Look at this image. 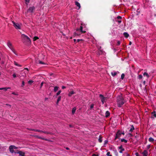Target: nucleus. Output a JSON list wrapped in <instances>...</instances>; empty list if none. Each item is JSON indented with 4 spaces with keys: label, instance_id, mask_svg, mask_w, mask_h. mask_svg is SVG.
<instances>
[{
    "label": "nucleus",
    "instance_id": "obj_1",
    "mask_svg": "<svg viewBox=\"0 0 156 156\" xmlns=\"http://www.w3.org/2000/svg\"><path fill=\"white\" fill-rule=\"evenodd\" d=\"M117 101L119 107H121L124 104L125 101L122 94L117 97Z\"/></svg>",
    "mask_w": 156,
    "mask_h": 156
},
{
    "label": "nucleus",
    "instance_id": "obj_2",
    "mask_svg": "<svg viewBox=\"0 0 156 156\" xmlns=\"http://www.w3.org/2000/svg\"><path fill=\"white\" fill-rule=\"evenodd\" d=\"M21 38L23 41V43H24L26 42L27 43V44H28L31 43V41L30 39L27 36L23 34H22Z\"/></svg>",
    "mask_w": 156,
    "mask_h": 156
},
{
    "label": "nucleus",
    "instance_id": "obj_3",
    "mask_svg": "<svg viewBox=\"0 0 156 156\" xmlns=\"http://www.w3.org/2000/svg\"><path fill=\"white\" fill-rule=\"evenodd\" d=\"M12 23L13 24V25L15 28L16 29H20L21 28L19 24L18 23H15L14 21H12Z\"/></svg>",
    "mask_w": 156,
    "mask_h": 156
},
{
    "label": "nucleus",
    "instance_id": "obj_4",
    "mask_svg": "<svg viewBox=\"0 0 156 156\" xmlns=\"http://www.w3.org/2000/svg\"><path fill=\"white\" fill-rule=\"evenodd\" d=\"M99 97L101 98V101L102 104H104V102L107 100V98L104 97L103 95L101 94L99 95Z\"/></svg>",
    "mask_w": 156,
    "mask_h": 156
},
{
    "label": "nucleus",
    "instance_id": "obj_5",
    "mask_svg": "<svg viewBox=\"0 0 156 156\" xmlns=\"http://www.w3.org/2000/svg\"><path fill=\"white\" fill-rule=\"evenodd\" d=\"M121 136V131L120 130H118L116 134L115 140H116L118 138H119V139H120L119 137Z\"/></svg>",
    "mask_w": 156,
    "mask_h": 156
},
{
    "label": "nucleus",
    "instance_id": "obj_6",
    "mask_svg": "<svg viewBox=\"0 0 156 156\" xmlns=\"http://www.w3.org/2000/svg\"><path fill=\"white\" fill-rule=\"evenodd\" d=\"M35 9V8L34 6H32L30 7L27 10L28 12L32 13L34 12L33 11Z\"/></svg>",
    "mask_w": 156,
    "mask_h": 156
},
{
    "label": "nucleus",
    "instance_id": "obj_7",
    "mask_svg": "<svg viewBox=\"0 0 156 156\" xmlns=\"http://www.w3.org/2000/svg\"><path fill=\"white\" fill-rule=\"evenodd\" d=\"M15 153L19 154V155L21 156H25V153L22 152L21 151H17L16 152H15Z\"/></svg>",
    "mask_w": 156,
    "mask_h": 156
},
{
    "label": "nucleus",
    "instance_id": "obj_8",
    "mask_svg": "<svg viewBox=\"0 0 156 156\" xmlns=\"http://www.w3.org/2000/svg\"><path fill=\"white\" fill-rule=\"evenodd\" d=\"M83 27L82 26H81L80 27V28L79 29H76V31H80V32L82 33H84L86 32L85 31H83Z\"/></svg>",
    "mask_w": 156,
    "mask_h": 156
},
{
    "label": "nucleus",
    "instance_id": "obj_9",
    "mask_svg": "<svg viewBox=\"0 0 156 156\" xmlns=\"http://www.w3.org/2000/svg\"><path fill=\"white\" fill-rule=\"evenodd\" d=\"M151 115H152V116L151 117V118L154 119V118L156 117V112L155 111H154L151 112Z\"/></svg>",
    "mask_w": 156,
    "mask_h": 156
},
{
    "label": "nucleus",
    "instance_id": "obj_10",
    "mask_svg": "<svg viewBox=\"0 0 156 156\" xmlns=\"http://www.w3.org/2000/svg\"><path fill=\"white\" fill-rule=\"evenodd\" d=\"M7 45L11 50L13 49L12 44L9 41L7 43Z\"/></svg>",
    "mask_w": 156,
    "mask_h": 156
},
{
    "label": "nucleus",
    "instance_id": "obj_11",
    "mask_svg": "<svg viewBox=\"0 0 156 156\" xmlns=\"http://www.w3.org/2000/svg\"><path fill=\"white\" fill-rule=\"evenodd\" d=\"M9 149L10 152L11 153H13L14 152V150L12 145H11L9 147Z\"/></svg>",
    "mask_w": 156,
    "mask_h": 156
},
{
    "label": "nucleus",
    "instance_id": "obj_12",
    "mask_svg": "<svg viewBox=\"0 0 156 156\" xmlns=\"http://www.w3.org/2000/svg\"><path fill=\"white\" fill-rule=\"evenodd\" d=\"M142 154L143 156H147L148 152L146 150H144Z\"/></svg>",
    "mask_w": 156,
    "mask_h": 156
},
{
    "label": "nucleus",
    "instance_id": "obj_13",
    "mask_svg": "<svg viewBox=\"0 0 156 156\" xmlns=\"http://www.w3.org/2000/svg\"><path fill=\"white\" fill-rule=\"evenodd\" d=\"M30 130L35 131V132H42V130H38V129H30Z\"/></svg>",
    "mask_w": 156,
    "mask_h": 156
},
{
    "label": "nucleus",
    "instance_id": "obj_14",
    "mask_svg": "<svg viewBox=\"0 0 156 156\" xmlns=\"http://www.w3.org/2000/svg\"><path fill=\"white\" fill-rule=\"evenodd\" d=\"M35 137L39 139H42V140H47V139H45V138H42L41 137L39 136H35Z\"/></svg>",
    "mask_w": 156,
    "mask_h": 156
},
{
    "label": "nucleus",
    "instance_id": "obj_15",
    "mask_svg": "<svg viewBox=\"0 0 156 156\" xmlns=\"http://www.w3.org/2000/svg\"><path fill=\"white\" fill-rule=\"evenodd\" d=\"M110 115V113L108 111H106L105 113V117L106 118L108 117Z\"/></svg>",
    "mask_w": 156,
    "mask_h": 156
},
{
    "label": "nucleus",
    "instance_id": "obj_16",
    "mask_svg": "<svg viewBox=\"0 0 156 156\" xmlns=\"http://www.w3.org/2000/svg\"><path fill=\"white\" fill-rule=\"evenodd\" d=\"M75 93V92H74L73 91H72L69 93L68 95L69 97H71V96L72 95L74 94Z\"/></svg>",
    "mask_w": 156,
    "mask_h": 156
},
{
    "label": "nucleus",
    "instance_id": "obj_17",
    "mask_svg": "<svg viewBox=\"0 0 156 156\" xmlns=\"http://www.w3.org/2000/svg\"><path fill=\"white\" fill-rule=\"evenodd\" d=\"M75 5L77 6L78 7H79V9H79L80 8V4L79 3V2H77V1H76L75 2Z\"/></svg>",
    "mask_w": 156,
    "mask_h": 156
},
{
    "label": "nucleus",
    "instance_id": "obj_18",
    "mask_svg": "<svg viewBox=\"0 0 156 156\" xmlns=\"http://www.w3.org/2000/svg\"><path fill=\"white\" fill-rule=\"evenodd\" d=\"M123 35L126 38H127L129 36V34L127 32H124L123 33Z\"/></svg>",
    "mask_w": 156,
    "mask_h": 156
},
{
    "label": "nucleus",
    "instance_id": "obj_19",
    "mask_svg": "<svg viewBox=\"0 0 156 156\" xmlns=\"http://www.w3.org/2000/svg\"><path fill=\"white\" fill-rule=\"evenodd\" d=\"M14 63L15 65H16L17 66H18L19 67H21L22 66L21 65L18 64V63L16 61H14Z\"/></svg>",
    "mask_w": 156,
    "mask_h": 156
},
{
    "label": "nucleus",
    "instance_id": "obj_20",
    "mask_svg": "<svg viewBox=\"0 0 156 156\" xmlns=\"http://www.w3.org/2000/svg\"><path fill=\"white\" fill-rule=\"evenodd\" d=\"M131 128H130V129L129 130V132H133V130H134L135 128H134V127L133 125H132L131 126Z\"/></svg>",
    "mask_w": 156,
    "mask_h": 156
},
{
    "label": "nucleus",
    "instance_id": "obj_21",
    "mask_svg": "<svg viewBox=\"0 0 156 156\" xmlns=\"http://www.w3.org/2000/svg\"><path fill=\"white\" fill-rule=\"evenodd\" d=\"M61 96H59L58 97L57 100V102H56V104H58L59 102L61 100Z\"/></svg>",
    "mask_w": 156,
    "mask_h": 156
},
{
    "label": "nucleus",
    "instance_id": "obj_22",
    "mask_svg": "<svg viewBox=\"0 0 156 156\" xmlns=\"http://www.w3.org/2000/svg\"><path fill=\"white\" fill-rule=\"evenodd\" d=\"M76 110V107H74L72 110V113L73 114H74Z\"/></svg>",
    "mask_w": 156,
    "mask_h": 156
},
{
    "label": "nucleus",
    "instance_id": "obj_23",
    "mask_svg": "<svg viewBox=\"0 0 156 156\" xmlns=\"http://www.w3.org/2000/svg\"><path fill=\"white\" fill-rule=\"evenodd\" d=\"M148 140L149 142H152L154 140V139L151 137H150L149 138Z\"/></svg>",
    "mask_w": 156,
    "mask_h": 156
},
{
    "label": "nucleus",
    "instance_id": "obj_24",
    "mask_svg": "<svg viewBox=\"0 0 156 156\" xmlns=\"http://www.w3.org/2000/svg\"><path fill=\"white\" fill-rule=\"evenodd\" d=\"M143 75L144 76H146L147 78H149V75L146 72L144 73L143 74Z\"/></svg>",
    "mask_w": 156,
    "mask_h": 156
},
{
    "label": "nucleus",
    "instance_id": "obj_25",
    "mask_svg": "<svg viewBox=\"0 0 156 156\" xmlns=\"http://www.w3.org/2000/svg\"><path fill=\"white\" fill-rule=\"evenodd\" d=\"M74 34L76 36L80 35V33H78V31H76V32H75L74 33Z\"/></svg>",
    "mask_w": 156,
    "mask_h": 156
},
{
    "label": "nucleus",
    "instance_id": "obj_26",
    "mask_svg": "<svg viewBox=\"0 0 156 156\" xmlns=\"http://www.w3.org/2000/svg\"><path fill=\"white\" fill-rule=\"evenodd\" d=\"M121 142H124L125 143H127V140L123 138L121 139Z\"/></svg>",
    "mask_w": 156,
    "mask_h": 156
},
{
    "label": "nucleus",
    "instance_id": "obj_27",
    "mask_svg": "<svg viewBox=\"0 0 156 156\" xmlns=\"http://www.w3.org/2000/svg\"><path fill=\"white\" fill-rule=\"evenodd\" d=\"M58 87L57 86H55L54 87V92H56L58 89Z\"/></svg>",
    "mask_w": 156,
    "mask_h": 156
},
{
    "label": "nucleus",
    "instance_id": "obj_28",
    "mask_svg": "<svg viewBox=\"0 0 156 156\" xmlns=\"http://www.w3.org/2000/svg\"><path fill=\"white\" fill-rule=\"evenodd\" d=\"M111 74L112 76H115L117 74V73L116 72H115L114 73L112 72Z\"/></svg>",
    "mask_w": 156,
    "mask_h": 156
},
{
    "label": "nucleus",
    "instance_id": "obj_29",
    "mask_svg": "<svg viewBox=\"0 0 156 156\" xmlns=\"http://www.w3.org/2000/svg\"><path fill=\"white\" fill-rule=\"evenodd\" d=\"M98 141L100 143H101L102 142V137H99L98 139Z\"/></svg>",
    "mask_w": 156,
    "mask_h": 156
},
{
    "label": "nucleus",
    "instance_id": "obj_30",
    "mask_svg": "<svg viewBox=\"0 0 156 156\" xmlns=\"http://www.w3.org/2000/svg\"><path fill=\"white\" fill-rule=\"evenodd\" d=\"M12 52L16 55H18L17 53H16V51H15V50L14 49H13L12 50H11Z\"/></svg>",
    "mask_w": 156,
    "mask_h": 156
},
{
    "label": "nucleus",
    "instance_id": "obj_31",
    "mask_svg": "<svg viewBox=\"0 0 156 156\" xmlns=\"http://www.w3.org/2000/svg\"><path fill=\"white\" fill-rule=\"evenodd\" d=\"M4 90L5 91H6L8 89H10L11 88L10 87H3Z\"/></svg>",
    "mask_w": 156,
    "mask_h": 156
},
{
    "label": "nucleus",
    "instance_id": "obj_32",
    "mask_svg": "<svg viewBox=\"0 0 156 156\" xmlns=\"http://www.w3.org/2000/svg\"><path fill=\"white\" fill-rule=\"evenodd\" d=\"M39 38L37 36H35L34 37L33 40L34 41H36Z\"/></svg>",
    "mask_w": 156,
    "mask_h": 156
},
{
    "label": "nucleus",
    "instance_id": "obj_33",
    "mask_svg": "<svg viewBox=\"0 0 156 156\" xmlns=\"http://www.w3.org/2000/svg\"><path fill=\"white\" fill-rule=\"evenodd\" d=\"M125 75L124 73H122L121 76V78L123 80L124 77Z\"/></svg>",
    "mask_w": 156,
    "mask_h": 156
},
{
    "label": "nucleus",
    "instance_id": "obj_34",
    "mask_svg": "<svg viewBox=\"0 0 156 156\" xmlns=\"http://www.w3.org/2000/svg\"><path fill=\"white\" fill-rule=\"evenodd\" d=\"M61 90H59L56 94V96H58V95L59 94H60V93H61Z\"/></svg>",
    "mask_w": 156,
    "mask_h": 156
},
{
    "label": "nucleus",
    "instance_id": "obj_35",
    "mask_svg": "<svg viewBox=\"0 0 156 156\" xmlns=\"http://www.w3.org/2000/svg\"><path fill=\"white\" fill-rule=\"evenodd\" d=\"M39 63L40 64H43V65L45 64V63L44 62H43L41 61H39Z\"/></svg>",
    "mask_w": 156,
    "mask_h": 156
},
{
    "label": "nucleus",
    "instance_id": "obj_36",
    "mask_svg": "<svg viewBox=\"0 0 156 156\" xmlns=\"http://www.w3.org/2000/svg\"><path fill=\"white\" fill-rule=\"evenodd\" d=\"M124 150H125V149L124 148L120 150L119 151V152L120 153H122L123 151H124Z\"/></svg>",
    "mask_w": 156,
    "mask_h": 156
},
{
    "label": "nucleus",
    "instance_id": "obj_37",
    "mask_svg": "<svg viewBox=\"0 0 156 156\" xmlns=\"http://www.w3.org/2000/svg\"><path fill=\"white\" fill-rule=\"evenodd\" d=\"M25 85V82L24 81H22V84L21 85L22 87H23Z\"/></svg>",
    "mask_w": 156,
    "mask_h": 156
},
{
    "label": "nucleus",
    "instance_id": "obj_38",
    "mask_svg": "<svg viewBox=\"0 0 156 156\" xmlns=\"http://www.w3.org/2000/svg\"><path fill=\"white\" fill-rule=\"evenodd\" d=\"M44 82H43V81L41 83V86H40V88H41L42 87V86H43V84H44Z\"/></svg>",
    "mask_w": 156,
    "mask_h": 156
},
{
    "label": "nucleus",
    "instance_id": "obj_39",
    "mask_svg": "<svg viewBox=\"0 0 156 156\" xmlns=\"http://www.w3.org/2000/svg\"><path fill=\"white\" fill-rule=\"evenodd\" d=\"M33 82V81L32 80H29L28 81V83L29 84H32Z\"/></svg>",
    "mask_w": 156,
    "mask_h": 156
},
{
    "label": "nucleus",
    "instance_id": "obj_40",
    "mask_svg": "<svg viewBox=\"0 0 156 156\" xmlns=\"http://www.w3.org/2000/svg\"><path fill=\"white\" fill-rule=\"evenodd\" d=\"M143 76L141 75H139L138 76V79H141L142 78Z\"/></svg>",
    "mask_w": 156,
    "mask_h": 156
},
{
    "label": "nucleus",
    "instance_id": "obj_41",
    "mask_svg": "<svg viewBox=\"0 0 156 156\" xmlns=\"http://www.w3.org/2000/svg\"><path fill=\"white\" fill-rule=\"evenodd\" d=\"M107 155L108 156H112L110 154V152H108L107 153Z\"/></svg>",
    "mask_w": 156,
    "mask_h": 156
},
{
    "label": "nucleus",
    "instance_id": "obj_42",
    "mask_svg": "<svg viewBox=\"0 0 156 156\" xmlns=\"http://www.w3.org/2000/svg\"><path fill=\"white\" fill-rule=\"evenodd\" d=\"M12 147H13V149H16L18 148V147H16L14 145H12Z\"/></svg>",
    "mask_w": 156,
    "mask_h": 156
},
{
    "label": "nucleus",
    "instance_id": "obj_43",
    "mask_svg": "<svg viewBox=\"0 0 156 156\" xmlns=\"http://www.w3.org/2000/svg\"><path fill=\"white\" fill-rule=\"evenodd\" d=\"M94 105L93 104H91L90 106V109H91L92 108H94Z\"/></svg>",
    "mask_w": 156,
    "mask_h": 156
},
{
    "label": "nucleus",
    "instance_id": "obj_44",
    "mask_svg": "<svg viewBox=\"0 0 156 156\" xmlns=\"http://www.w3.org/2000/svg\"><path fill=\"white\" fill-rule=\"evenodd\" d=\"M117 19H120V20H121L122 19V17L120 16H118L117 17Z\"/></svg>",
    "mask_w": 156,
    "mask_h": 156
},
{
    "label": "nucleus",
    "instance_id": "obj_45",
    "mask_svg": "<svg viewBox=\"0 0 156 156\" xmlns=\"http://www.w3.org/2000/svg\"><path fill=\"white\" fill-rule=\"evenodd\" d=\"M118 148L119 149H123V148L122 147V145H121V146H120V147H118Z\"/></svg>",
    "mask_w": 156,
    "mask_h": 156
},
{
    "label": "nucleus",
    "instance_id": "obj_46",
    "mask_svg": "<svg viewBox=\"0 0 156 156\" xmlns=\"http://www.w3.org/2000/svg\"><path fill=\"white\" fill-rule=\"evenodd\" d=\"M12 76H13V77L14 78H15L16 77V74L15 73H14L13 75H12Z\"/></svg>",
    "mask_w": 156,
    "mask_h": 156
},
{
    "label": "nucleus",
    "instance_id": "obj_47",
    "mask_svg": "<svg viewBox=\"0 0 156 156\" xmlns=\"http://www.w3.org/2000/svg\"><path fill=\"white\" fill-rule=\"evenodd\" d=\"M108 141L107 140H105L104 142V145L106 144H107Z\"/></svg>",
    "mask_w": 156,
    "mask_h": 156
},
{
    "label": "nucleus",
    "instance_id": "obj_48",
    "mask_svg": "<svg viewBox=\"0 0 156 156\" xmlns=\"http://www.w3.org/2000/svg\"><path fill=\"white\" fill-rule=\"evenodd\" d=\"M41 133H47V134H48L49 133L48 132H47V131H42V132H41Z\"/></svg>",
    "mask_w": 156,
    "mask_h": 156
},
{
    "label": "nucleus",
    "instance_id": "obj_49",
    "mask_svg": "<svg viewBox=\"0 0 156 156\" xmlns=\"http://www.w3.org/2000/svg\"><path fill=\"white\" fill-rule=\"evenodd\" d=\"M116 21L118 22L119 23H120L122 22L121 20H119Z\"/></svg>",
    "mask_w": 156,
    "mask_h": 156
},
{
    "label": "nucleus",
    "instance_id": "obj_50",
    "mask_svg": "<svg viewBox=\"0 0 156 156\" xmlns=\"http://www.w3.org/2000/svg\"><path fill=\"white\" fill-rule=\"evenodd\" d=\"M120 44V42L119 41H118L117 42V45H119Z\"/></svg>",
    "mask_w": 156,
    "mask_h": 156
},
{
    "label": "nucleus",
    "instance_id": "obj_51",
    "mask_svg": "<svg viewBox=\"0 0 156 156\" xmlns=\"http://www.w3.org/2000/svg\"><path fill=\"white\" fill-rule=\"evenodd\" d=\"M92 156H98V155L95 154H93Z\"/></svg>",
    "mask_w": 156,
    "mask_h": 156
},
{
    "label": "nucleus",
    "instance_id": "obj_52",
    "mask_svg": "<svg viewBox=\"0 0 156 156\" xmlns=\"http://www.w3.org/2000/svg\"><path fill=\"white\" fill-rule=\"evenodd\" d=\"M66 88V87L65 86H62V89H65Z\"/></svg>",
    "mask_w": 156,
    "mask_h": 156
},
{
    "label": "nucleus",
    "instance_id": "obj_53",
    "mask_svg": "<svg viewBox=\"0 0 156 156\" xmlns=\"http://www.w3.org/2000/svg\"><path fill=\"white\" fill-rule=\"evenodd\" d=\"M121 135L123 134V135H124L125 134V133H124V132H122L121 131Z\"/></svg>",
    "mask_w": 156,
    "mask_h": 156
},
{
    "label": "nucleus",
    "instance_id": "obj_54",
    "mask_svg": "<svg viewBox=\"0 0 156 156\" xmlns=\"http://www.w3.org/2000/svg\"><path fill=\"white\" fill-rule=\"evenodd\" d=\"M150 147V145H148L147 146V148L148 149Z\"/></svg>",
    "mask_w": 156,
    "mask_h": 156
},
{
    "label": "nucleus",
    "instance_id": "obj_55",
    "mask_svg": "<svg viewBox=\"0 0 156 156\" xmlns=\"http://www.w3.org/2000/svg\"><path fill=\"white\" fill-rule=\"evenodd\" d=\"M25 1L26 2L29 3L30 1V0H25Z\"/></svg>",
    "mask_w": 156,
    "mask_h": 156
},
{
    "label": "nucleus",
    "instance_id": "obj_56",
    "mask_svg": "<svg viewBox=\"0 0 156 156\" xmlns=\"http://www.w3.org/2000/svg\"><path fill=\"white\" fill-rule=\"evenodd\" d=\"M82 40H80V39H77V42H79L80 41Z\"/></svg>",
    "mask_w": 156,
    "mask_h": 156
},
{
    "label": "nucleus",
    "instance_id": "obj_57",
    "mask_svg": "<svg viewBox=\"0 0 156 156\" xmlns=\"http://www.w3.org/2000/svg\"><path fill=\"white\" fill-rule=\"evenodd\" d=\"M136 156H139V154H138V153H136Z\"/></svg>",
    "mask_w": 156,
    "mask_h": 156
},
{
    "label": "nucleus",
    "instance_id": "obj_58",
    "mask_svg": "<svg viewBox=\"0 0 156 156\" xmlns=\"http://www.w3.org/2000/svg\"><path fill=\"white\" fill-rule=\"evenodd\" d=\"M126 156H130L129 154L128 153H126Z\"/></svg>",
    "mask_w": 156,
    "mask_h": 156
},
{
    "label": "nucleus",
    "instance_id": "obj_59",
    "mask_svg": "<svg viewBox=\"0 0 156 156\" xmlns=\"http://www.w3.org/2000/svg\"><path fill=\"white\" fill-rule=\"evenodd\" d=\"M131 44H132V42H131L130 41V42H129V45H131Z\"/></svg>",
    "mask_w": 156,
    "mask_h": 156
},
{
    "label": "nucleus",
    "instance_id": "obj_60",
    "mask_svg": "<svg viewBox=\"0 0 156 156\" xmlns=\"http://www.w3.org/2000/svg\"><path fill=\"white\" fill-rule=\"evenodd\" d=\"M4 90L3 87V88H0V90Z\"/></svg>",
    "mask_w": 156,
    "mask_h": 156
},
{
    "label": "nucleus",
    "instance_id": "obj_61",
    "mask_svg": "<svg viewBox=\"0 0 156 156\" xmlns=\"http://www.w3.org/2000/svg\"><path fill=\"white\" fill-rule=\"evenodd\" d=\"M129 134L130 135V136H133V135L131 134L130 133H129Z\"/></svg>",
    "mask_w": 156,
    "mask_h": 156
},
{
    "label": "nucleus",
    "instance_id": "obj_62",
    "mask_svg": "<svg viewBox=\"0 0 156 156\" xmlns=\"http://www.w3.org/2000/svg\"><path fill=\"white\" fill-rule=\"evenodd\" d=\"M66 150H68L69 149V148L68 147H66Z\"/></svg>",
    "mask_w": 156,
    "mask_h": 156
},
{
    "label": "nucleus",
    "instance_id": "obj_63",
    "mask_svg": "<svg viewBox=\"0 0 156 156\" xmlns=\"http://www.w3.org/2000/svg\"><path fill=\"white\" fill-rule=\"evenodd\" d=\"M145 83H146V82H145V81H143V83H144V84H145Z\"/></svg>",
    "mask_w": 156,
    "mask_h": 156
},
{
    "label": "nucleus",
    "instance_id": "obj_64",
    "mask_svg": "<svg viewBox=\"0 0 156 156\" xmlns=\"http://www.w3.org/2000/svg\"><path fill=\"white\" fill-rule=\"evenodd\" d=\"M24 69L27 70H28V69L27 68H25Z\"/></svg>",
    "mask_w": 156,
    "mask_h": 156
}]
</instances>
